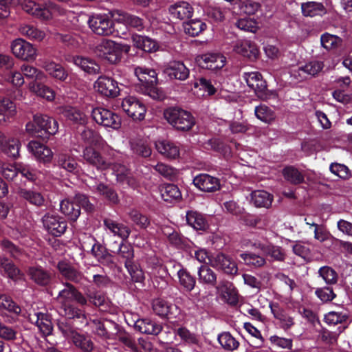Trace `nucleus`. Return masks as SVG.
<instances>
[{"instance_id":"nucleus-1","label":"nucleus","mask_w":352,"mask_h":352,"mask_svg":"<svg viewBox=\"0 0 352 352\" xmlns=\"http://www.w3.org/2000/svg\"><path fill=\"white\" fill-rule=\"evenodd\" d=\"M82 157L86 162L95 166L98 170L111 168L116 177L117 182L122 185H126L132 188L138 186L137 179L124 165L114 160L107 161L100 153L93 146H86L82 153Z\"/></svg>"},{"instance_id":"nucleus-2","label":"nucleus","mask_w":352,"mask_h":352,"mask_svg":"<svg viewBox=\"0 0 352 352\" xmlns=\"http://www.w3.org/2000/svg\"><path fill=\"white\" fill-rule=\"evenodd\" d=\"M2 175L8 180L16 182V177L21 175L29 181L41 182L45 178V173L38 170L28 164L18 163L16 164H2L0 165Z\"/></svg>"},{"instance_id":"nucleus-3","label":"nucleus","mask_w":352,"mask_h":352,"mask_svg":"<svg viewBox=\"0 0 352 352\" xmlns=\"http://www.w3.org/2000/svg\"><path fill=\"white\" fill-rule=\"evenodd\" d=\"M21 4L25 12L45 21H48L56 15H63L65 12L63 8L51 1L40 4L32 0H23Z\"/></svg>"},{"instance_id":"nucleus-4","label":"nucleus","mask_w":352,"mask_h":352,"mask_svg":"<svg viewBox=\"0 0 352 352\" xmlns=\"http://www.w3.org/2000/svg\"><path fill=\"white\" fill-rule=\"evenodd\" d=\"M58 129V123L54 118L42 114L34 115L33 121L25 125V130L29 134L38 137L54 135Z\"/></svg>"},{"instance_id":"nucleus-5","label":"nucleus","mask_w":352,"mask_h":352,"mask_svg":"<svg viewBox=\"0 0 352 352\" xmlns=\"http://www.w3.org/2000/svg\"><path fill=\"white\" fill-rule=\"evenodd\" d=\"M130 47L128 45L118 43L111 40L103 39L96 47V54L111 64L118 63L122 52L128 53Z\"/></svg>"},{"instance_id":"nucleus-6","label":"nucleus","mask_w":352,"mask_h":352,"mask_svg":"<svg viewBox=\"0 0 352 352\" xmlns=\"http://www.w3.org/2000/svg\"><path fill=\"white\" fill-rule=\"evenodd\" d=\"M166 120L178 130L187 131L195 124L192 115L179 108H169L164 111Z\"/></svg>"},{"instance_id":"nucleus-7","label":"nucleus","mask_w":352,"mask_h":352,"mask_svg":"<svg viewBox=\"0 0 352 352\" xmlns=\"http://www.w3.org/2000/svg\"><path fill=\"white\" fill-rule=\"evenodd\" d=\"M76 290V289L73 285L65 283L64 288L59 292L56 297V300L64 308L65 315L69 318H80L81 316H84L81 310L69 306L70 302L74 300Z\"/></svg>"},{"instance_id":"nucleus-8","label":"nucleus","mask_w":352,"mask_h":352,"mask_svg":"<svg viewBox=\"0 0 352 352\" xmlns=\"http://www.w3.org/2000/svg\"><path fill=\"white\" fill-rule=\"evenodd\" d=\"M94 121L105 128L118 129L121 126V118L116 113L104 108H95L91 112Z\"/></svg>"},{"instance_id":"nucleus-9","label":"nucleus","mask_w":352,"mask_h":352,"mask_svg":"<svg viewBox=\"0 0 352 352\" xmlns=\"http://www.w3.org/2000/svg\"><path fill=\"white\" fill-rule=\"evenodd\" d=\"M59 328L64 336L84 352H91L94 349L91 340L85 335L79 333L75 329L69 326L60 325Z\"/></svg>"},{"instance_id":"nucleus-10","label":"nucleus","mask_w":352,"mask_h":352,"mask_svg":"<svg viewBox=\"0 0 352 352\" xmlns=\"http://www.w3.org/2000/svg\"><path fill=\"white\" fill-rule=\"evenodd\" d=\"M123 111L134 120H142L146 111L145 105L134 96H127L121 104Z\"/></svg>"},{"instance_id":"nucleus-11","label":"nucleus","mask_w":352,"mask_h":352,"mask_svg":"<svg viewBox=\"0 0 352 352\" xmlns=\"http://www.w3.org/2000/svg\"><path fill=\"white\" fill-rule=\"evenodd\" d=\"M89 28L96 34L108 36L114 31L113 23L105 14H97L89 17L87 21Z\"/></svg>"},{"instance_id":"nucleus-12","label":"nucleus","mask_w":352,"mask_h":352,"mask_svg":"<svg viewBox=\"0 0 352 352\" xmlns=\"http://www.w3.org/2000/svg\"><path fill=\"white\" fill-rule=\"evenodd\" d=\"M209 264L212 267L221 270L228 274H235L238 271L236 263L230 256L222 252L211 255Z\"/></svg>"},{"instance_id":"nucleus-13","label":"nucleus","mask_w":352,"mask_h":352,"mask_svg":"<svg viewBox=\"0 0 352 352\" xmlns=\"http://www.w3.org/2000/svg\"><path fill=\"white\" fill-rule=\"evenodd\" d=\"M11 50L16 58L24 60H33L36 57V48L22 38L14 40L11 43Z\"/></svg>"},{"instance_id":"nucleus-14","label":"nucleus","mask_w":352,"mask_h":352,"mask_svg":"<svg viewBox=\"0 0 352 352\" xmlns=\"http://www.w3.org/2000/svg\"><path fill=\"white\" fill-rule=\"evenodd\" d=\"M94 87L96 91L109 98L117 97L121 90L118 82L106 76H100L94 82Z\"/></svg>"},{"instance_id":"nucleus-15","label":"nucleus","mask_w":352,"mask_h":352,"mask_svg":"<svg viewBox=\"0 0 352 352\" xmlns=\"http://www.w3.org/2000/svg\"><path fill=\"white\" fill-rule=\"evenodd\" d=\"M42 222L45 230L55 236H59L65 233L67 227L66 221L55 214H45L42 218Z\"/></svg>"},{"instance_id":"nucleus-16","label":"nucleus","mask_w":352,"mask_h":352,"mask_svg":"<svg viewBox=\"0 0 352 352\" xmlns=\"http://www.w3.org/2000/svg\"><path fill=\"white\" fill-rule=\"evenodd\" d=\"M197 62L202 68L218 70L225 66L226 58L220 53H207L199 56Z\"/></svg>"},{"instance_id":"nucleus-17","label":"nucleus","mask_w":352,"mask_h":352,"mask_svg":"<svg viewBox=\"0 0 352 352\" xmlns=\"http://www.w3.org/2000/svg\"><path fill=\"white\" fill-rule=\"evenodd\" d=\"M27 149L39 162L49 163L53 158V153L51 149L38 141L29 142L27 144Z\"/></svg>"},{"instance_id":"nucleus-18","label":"nucleus","mask_w":352,"mask_h":352,"mask_svg":"<svg viewBox=\"0 0 352 352\" xmlns=\"http://www.w3.org/2000/svg\"><path fill=\"white\" fill-rule=\"evenodd\" d=\"M248 86L262 100L267 98L265 93L266 82L258 72L245 73L243 76Z\"/></svg>"},{"instance_id":"nucleus-19","label":"nucleus","mask_w":352,"mask_h":352,"mask_svg":"<svg viewBox=\"0 0 352 352\" xmlns=\"http://www.w3.org/2000/svg\"><path fill=\"white\" fill-rule=\"evenodd\" d=\"M112 19L126 26L142 30L144 28L143 19L138 16L131 14L120 10H114L111 12Z\"/></svg>"},{"instance_id":"nucleus-20","label":"nucleus","mask_w":352,"mask_h":352,"mask_svg":"<svg viewBox=\"0 0 352 352\" xmlns=\"http://www.w3.org/2000/svg\"><path fill=\"white\" fill-rule=\"evenodd\" d=\"M27 318L31 323L35 324L44 336L50 335L52 330L50 317L42 312L34 309L27 311Z\"/></svg>"},{"instance_id":"nucleus-21","label":"nucleus","mask_w":352,"mask_h":352,"mask_svg":"<svg viewBox=\"0 0 352 352\" xmlns=\"http://www.w3.org/2000/svg\"><path fill=\"white\" fill-rule=\"evenodd\" d=\"M194 185L204 192H214L220 188L219 179L208 174H199L193 179Z\"/></svg>"},{"instance_id":"nucleus-22","label":"nucleus","mask_w":352,"mask_h":352,"mask_svg":"<svg viewBox=\"0 0 352 352\" xmlns=\"http://www.w3.org/2000/svg\"><path fill=\"white\" fill-rule=\"evenodd\" d=\"M269 307L283 329L288 330L294 325V318L287 314L278 302H270Z\"/></svg>"},{"instance_id":"nucleus-23","label":"nucleus","mask_w":352,"mask_h":352,"mask_svg":"<svg viewBox=\"0 0 352 352\" xmlns=\"http://www.w3.org/2000/svg\"><path fill=\"white\" fill-rule=\"evenodd\" d=\"M40 66L52 78L60 81H65L67 79V72L61 65L49 59L40 60Z\"/></svg>"},{"instance_id":"nucleus-24","label":"nucleus","mask_w":352,"mask_h":352,"mask_svg":"<svg viewBox=\"0 0 352 352\" xmlns=\"http://www.w3.org/2000/svg\"><path fill=\"white\" fill-rule=\"evenodd\" d=\"M233 50L243 57L250 60H254L258 55V50L256 45L248 40L237 41L233 45Z\"/></svg>"},{"instance_id":"nucleus-25","label":"nucleus","mask_w":352,"mask_h":352,"mask_svg":"<svg viewBox=\"0 0 352 352\" xmlns=\"http://www.w3.org/2000/svg\"><path fill=\"white\" fill-rule=\"evenodd\" d=\"M133 326L136 331L144 334L157 335L162 329L160 324L149 318H137Z\"/></svg>"},{"instance_id":"nucleus-26","label":"nucleus","mask_w":352,"mask_h":352,"mask_svg":"<svg viewBox=\"0 0 352 352\" xmlns=\"http://www.w3.org/2000/svg\"><path fill=\"white\" fill-rule=\"evenodd\" d=\"M156 150L164 157L168 159H176L179 156V146L168 140H157L155 142Z\"/></svg>"},{"instance_id":"nucleus-27","label":"nucleus","mask_w":352,"mask_h":352,"mask_svg":"<svg viewBox=\"0 0 352 352\" xmlns=\"http://www.w3.org/2000/svg\"><path fill=\"white\" fill-rule=\"evenodd\" d=\"M57 268L60 274L67 280L77 283L82 279V274L66 261H59Z\"/></svg>"},{"instance_id":"nucleus-28","label":"nucleus","mask_w":352,"mask_h":352,"mask_svg":"<svg viewBox=\"0 0 352 352\" xmlns=\"http://www.w3.org/2000/svg\"><path fill=\"white\" fill-rule=\"evenodd\" d=\"M152 307L154 313L161 318L172 317L177 310L175 305L162 298L155 299Z\"/></svg>"},{"instance_id":"nucleus-29","label":"nucleus","mask_w":352,"mask_h":352,"mask_svg":"<svg viewBox=\"0 0 352 352\" xmlns=\"http://www.w3.org/2000/svg\"><path fill=\"white\" fill-rule=\"evenodd\" d=\"M171 16L179 20L188 19L192 16L193 8L186 1H178L169 8Z\"/></svg>"},{"instance_id":"nucleus-30","label":"nucleus","mask_w":352,"mask_h":352,"mask_svg":"<svg viewBox=\"0 0 352 352\" xmlns=\"http://www.w3.org/2000/svg\"><path fill=\"white\" fill-rule=\"evenodd\" d=\"M174 267H178L177 275L180 287L186 292H192L196 285L195 278L179 264L174 265Z\"/></svg>"},{"instance_id":"nucleus-31","label":"nucleus","mask_w":352,"mask_h":352,"mask_svg":"<svg viewBox=\"0 0 352 352\" xmlns=\"http://www.w3.org/2000/svg\"><path fill=\"white\" fill-rule=\"evenodd\" d=\"M27 273L33 282L41 286L47 285L52 280L51 274L41 267H30Z\"/></svg>"},{"instance_id":"nucleus-32","label":"nucleus","mask_w":352,"mask_h":352,"mask_svg":"<svg viewBox=\"0 0 352 352\" xmlns=\"http://www.w3.org/2000/svg\"><path fill=\"white\" fill-rule=\"evenodd\" d=\"M21 144L19 139L10 138L3 139V142L0 144L1 151L10 157L16 159L19 157V151Z\"/></svg>"},{"instance_id":"nucleus-33","label":"nucleus","mask_w":352,"mask_h":352,"mask_svg":"<svg viewBox=\"0 0 352 352\" xmlns=\"http://www.w3.org/2000/svg\"><path fill=\"white\" fill-rule=\"evenodd\" d=\"M89 324L94 333L104 340L110 339L111 337V333L109 332V326H113L115 328L117 327L116 323L110 321L102 322L99 319L92 320Z\"/></svg>"},{"instance_id":"nucleus-34","label":"nucleus","mask_w":352,"mask_h":352,"mask_svg":"<svg viewBox=\"0 0 352 352\" xmlns=\"http://www.w3.org/2000/svg\"><path fill=\"white\" fill-rule=\"evenodd\" d=\"M165 72L170 78L179 80H184L189 76V69L179 61L171 63L166 69Z\"/></svg>"},{"instance_id":"nucleus-35","label":"nucleus","mask_w":352,"mask_h":352,"mask_svg":"<svg viewBox=\"0 0 352 352\" xmlns=\"http://www.w3.org/2000/svg\"><path fill=\"white\" fill-rule=\"evenodd\" d=\"M73 63L84 72L89 74H96L100 72V66L92 59L77 56L73 58Z\"/></svg>"},{"instance_id":"nucleus-36","label":"nucleus","mask_w":352,"mask_h":352,"mask_svg":"<svg viewBox=\"0 0 352 352\" xmlns=\"http://www.w3.org/2000/svg\"><path fill=\"white\" fill-rule=\"evenodd\" d=\"M132 41L134 46L146 52H154L158 49L156 41L147 36L135 34L132 36Z\"/></svg>"},{"instance_id":"nucleus-37","label":"nucleus","mask_w":352,"mask_h":352,"mask_svg":"<svg viewBox=\"0 0 352 352\" xmlns=\"http://www.w3.org/2000/svg\"><path fill=\"white\" fill-rule=\"evenodd\" d=\"M258 248L267 256H270L272 261H283L285 259V252L284 250L277 245L272 244L259 243Z\"/></svg>"},{"instance_id":"nucleus-38","label":"nucleus","mask_w":352,"mask_h":352,"mask_svg":"<svg viewBox=\"0 0 352 352\" xmlns=\"http://www.w3.org/2000/svg\"><path fill=\"white\" fill-rule=\"evenodd\" d=\"M135 74L139 80L147 86H153L157 83V73L154 69L137 67L135 68Z\"/></svg>"},{"instance_id":"nucleus-39","label":"nucleus","mask_w":352,"mask_h":352,"mask_svg":"<svg viewBox=\"0 0 352 352\" xmlns=\"http://www.w3.org/2000/svg\"><path fill=\"white\" fill-rule=\"evenodd\" d=\"M0 272L14 280L21 278L20 270L12 261L1 256H0Z\"/></svg>"},{"instance_id":"nucleus-40","label":"nucleus","mask_w":352,"mask_h":352,"mask_svg":"<svg viewBox=\"0 0 352 352\" xmlns=\"http://www.w3.org/2000/svg\"><path fill=\"white\" fill-rule=\"evenodd\" d=\"M57 164L59 167L70 173L78 171V164L69 152H60L57 155Z\"/></svg>"},{"instance_id":"nucleus-41","label":"nucleus","mask_w":352,"mask_h":352,"mask_svg":"<svg viewBox=\"0 0 352 352\" xmlns=\"http://www.w3.org/2000/svg\"><path fill=\"white\" fill-rule=\"evenodd\" d=\"M197 275L201 284L213 287L216 285L217 274L208 265H201L198 269Z\"/></svg>"},{"instance_id":"nucleus-42","label":"nucleus","mask_w":352,"mask_h":352,"mask_svg":"<svg viewBox=\"0 0 352 352\" xmlns=\"http://www.w3.org/2000/svg\"><path fill=\"white\" fill-rule=\"evenodd\" d=\"M16 113V105L10 99L0 97V124L6 122Z\"/></svg>"},{"instance_id":"nucleus-43","label":"nucleus","mask_w":352,"mask_h":352,"mask_svg":"<svg viewBox=\"0 0 352 352\" xmlns=\"http://www.w3.org/2000/svg\"><path fill=\"white\" fill-rule=\"evenodd\" d=\"M251 201L256 207L268 208L272 205L273 197L265 190H255L251 193Z\"/></svg>"},{"instance_id":"nucleus-44","label":"nucleus","mask_w":352,"mask_h":352,"mask_svg":"<svg viewBox=\"0 0 352 352\" xmlns=\"http://www.w3.org/2000/svg\"><path fill=\"white\" fill-rule=\"evenodd\" d=\"M60 208L62 213L67 216L70 220L76 221L80 215V207L73 201L64 199L60 204Z\"/></svg>"},{"instance_id":"nucleus-45","label":"nucleus","mask_w":352,"mask_h":352,"mask_svg":"<svg viewBox=\"0 0 352 352\" xmlns=\"http://www.w3.org/2000/svg\"><path fill=\"white\" fill-rule=\"evenodd\" d=\"M19 195L30 204L38 207L43 206L45 201L43 195L35 190L21 189Z\"/></svg>"},{"instance_id":"nucleus-46","label":"nucleus","mask_w":352,"mask_h":352,"mask_svg":"<svg viewBox=\"0 0 352 352\" xmlns=\"http://www.w3.org/2000/svg\"><path fill=\"white\" fill-rule=\"evenodd\" d=\"M162 198L167 202L179 201L182 198V193L177 186L172 184H164L160 188Z\"/></svg>"},{"instance_id":"nucleus-47","label":"nucleus","mask_w":352,"mask_h":352,"mask_svg":"<svg viewBox=\"0 0 352 352\" xmlns=\"http://www.w3.org/2000/svg\"><path fill=\"white\" fill-rule=\"evenodd\" d=\"M104 223L107 229L114 236H118L122 239H126L130 234V229L122 223H117L111 219L104 220Z\"/></svg>"},{"instance_id":"nucleus-48","label":"nucleus","mask_w":352,"mask_h":352,"mask_svg":"<svg viewBox=\"0 0 352 352\" xmlns=\"http://www.w3.org/2000/svg\"><path fill=\"white\" fill-rule=\"evenodd\" d=\"M186 217L188 224L195 230H205L208 226L205 217L197 211L190 210L187 212Z\"/></svg>"},{"instance_id":"nucleus-49","label":"nucleus","mask_w":352,"mask_h":352,"mask_svg":"<svg viewBox=\"0 0 352 352\" xmlns=\"http://www.w3.org/2000/svg\"><path fill=\"white\" fill-rule=\"evenodd\" d=\"M19 31L21 34L33 41H41L45 36V33L43 31L30 24L21 25Z\"/></svg>"},{"instance_id":"nucleus-50","label":"nucleus","mask_w":352,"mask_h":352,"mask_svg":"<svg viewBox=\"0 0 352 352\" xmlns=\"http://www.w3.org/2000/svg\"><path fill=\"white\" fill-rule=\"evenodd\" d=\"M301 10L304 16H314L325 13V8L322 3L308 1L301 4Z\"/></svg>"},{"instance_id":"nucleus-51","label":"nucleus","mask_w":352,"mask_h":352,"mask_svg":"<svg viewBox=\"0 0 352 352\" xmlns=\"http://www.w3.org/2000/svg\"><path fill=\"white\" fill-rule=\"evenodd\" d=\"M131 148L133 152L143 157H149L151 154L147 141L144 139H133L130 141Z\"/></svg>"},{"instance_id":"nucleus-52","label":"nucleus","mask_w":352,"mask_h":352,"mask_svg":"<svg viewBox=\"0 0 352 352\" xmlns=\"http://www.w3.org/2000/svg\"><path fill=\"white\" fill-rule=\"evenodd\" d=\"M29 88L31 91L40 97L45 98L48 101H52L55 98L54 91L45 85L36 82H32L29 85Z\"/></svg>"},{"instance_id":"nucleus-53","label":"nucleus","mask_w":352,"mask_h":352,"mask_svg":"<svg viewBox=\"0 0 352 352\" xmlns=\"http://www.w3.org/2000/svg\"><path fill=\"white\" fill-rule=\"evenodd\" d=\"M284 178L292 184H299L304 182V175L296 168L289 166L283 170Z\"/></svg>"},{"instance_id":"nucleus-54","label":"nucleus","mask_w":352,"mask_h":352,"mask_svg":"<svg viewBox=\"0 0 352 352\" xmlns=\"http://www.w3.org/2000/svg\"><path fill=\"white\" fill-rule=\"evenodd\" d=\"M93 190L107 199L112 203H117L118 197L117 193L109 186L102 183L96 184L92 186Z\"/></svg>"},{"instance_id":"nucleus-55","label":"nucleus","mask_w":352,"mask_h":352,"mask_svg":"<svg viewBox=\"0 0 352 352\" xmlns=\"http://www.w3.org/2000/svg\"><path fill=\"white\" fill-rule=\"evenodd\" d=\"M245 264L253 267H261L266 264V259L252 252H245L240 254Z\"/></svg>"},{"instance_id":"nucleus-56","label":"nucleus","mask_w":352,"mask_h":352,"mask_svg":"<svg viewBox=\"0 0 352 352\" xmlns=\"http://www.w3.org/2000/svg\"><path fill=\"white\" fill-rule=\"evenodd\" d=\"M163 234L167 237L168 241L173 245L182 248L185 243V238L175 231L171 227L164 226L162 229Z\"/></svg>"},{"instance_id":"nucleus-57","label":"nucleus","mask_w":352,"mask_h":352,"mask_svg":"<svg viewBox=\"0 0 352 352\" xmlns=\"http://www.w3.org/2000/svg\"><path fill=\"white\" fill-rule=\"evenodd\" d=\"M61 113L64 117L71 121L80 124L85 122V114L75 107H65L63 108Z\"/></svg>"},{"instance_id":"nucleus-58","label":"nucleus","mask_w":352,"mask_h":352,"mask_svg":"<svg viewBox=\"0 0 352 352\" xmlns=\"http://www.w3.org/2000/svg\"><path fill=\"white\" fill-rule=\"evenodd\" d=\"M81 138L87 146H100L102 143V137L96 131L85 129L81 133Z\"/></svg>"},{"instance_id":"nucleus-59","label":"nucleus","mask_w":352,"mask_h":352,"mask_svg":"<svg viewBox=\"0 0 352 352\" xmlns=\"http://www.w3.org/2000/svg\"><path fill=\"white\" fill-rule=\"evenodd\" d=\"M218 341L221 346L228 351H234L239 346V342L229 333L223 332L218 336Z\"/></svg>"},{"instance_id":"nucleus-60","label":"nucleus","mask_w":352,"mask_h":352,"mask_svg":"<svg viewBox=\"0 0 352 352\" xmlns=\"http://www.w3.org/2000/svg\"><path fill=\"white\" fill-rule=\"evenodd\" d=\"M318 276L329 285L336 284L338 279L336 271L329 266L321 267L318 270Z\"/></svg>"},{"instance_id":"nucleus-61","label":"nucleus","mask_w":352,"mask_h":352,"mask_svg":"<svg viewBox=\"0 0 352 352\" xmlns=\"http://www.w3.org/2000/svg\"><path fill=\"white\" fill-rule=\"evenodd\" d=\"M118 254L123 259L125 267L133 263V249L129 244L120 243L118 245Z\"/></svg>"},{"instance_id":"nucleus-62","label":"nucleus","mask_w":352,"mask_h":352,"mask_svg":"<svg viewBox=\"0 0 352 352\" xmlns=\"http://www.w3.org/2000/svg\"><path fill=\"white\" fill-rule=\"evenodd\" d=\"M324 67V64L321 61L312 60L306 63L303 66L298 67V71L303 72L305 74L315 76L322 71Z\"/></svg>"},{"instance_id":"nucleus-63","label":"nucleus","mask_w":352,"mask_h":352,"mask_svg":"<svg viewBox=\"0 0 352 352\" xmlns=\"http://www.w3.org/2000/svg\"><path fill=\"white\" fill-rule=\"evenodd\" d=\"M21 72L23 76L28 78L41 80L45 78V74L42 71L28 64H23L21 66Z\"/></svg>"},{"instance_id":"nucleus-64","label":"nucleus","mask_w":352,"mask_h":352,"mask_svg":"<svg viewBox=\"0 0 352 352\" xmlns=\"http://www.w3.org/2000/svg\"><path fill=\"white\" fill-rule=\"evenodd\" d=\"M206 25L201 20H192L184 27L185 32L192 36H196L203 32Z\"/></svg>"}]
</instances>
